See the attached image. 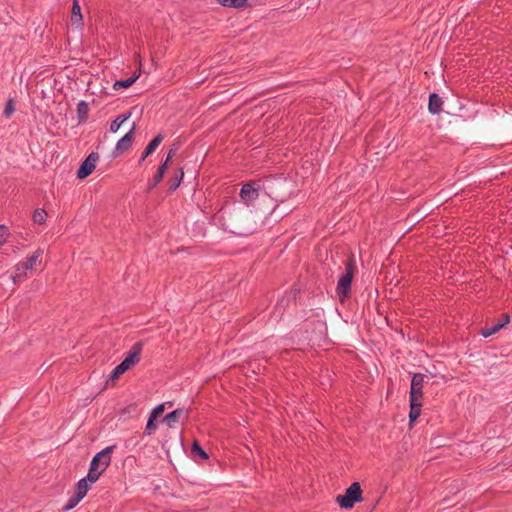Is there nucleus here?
<instances>
[{"mask_svg": "<svg viewBox=\"0 0 512 512\" xmlns=\"http://www.w3.org/2000/svg\"><path fill=\"white\" fill-rule=\"evenodd\" d=\"M354 272L355 262L354 259L351 257L346 261L345 272L340 276L336 287L337 294L342 302L344 301L345 298L349 297L350 295Z\"/></svg>", "mask_w": 512, "mask_h": 512, "instance_id": "f257e3e1", "label": "nucleus"}, {"mask_svg": "<svg viewBox=\"0 0 512 512\" xmlns=\"http://www.w3.org/2000/svg\"><path fill=\"white\" fill-rule=\"evenodd\" d=\"M362 489L359 482H353L342 495L336 497V502L343 509H351L355 503L361 502Z\"/></svg>", "mask_w": 512, "mask_h": 512, "instance_id": "f03ea898", "label": "nucleus"}, {"mask_svg": "<svg viewBox=\"0 0 512 512\" xmlns=\"http://www.w3.org/2000/svg\"><path fill=\"white\" fill-rule=\"evenodd\" d=\"M261 180H254L245 183L240 190L241 199L247 204H251L259 197V191L261 189Z\"/></svg>", "mask_w": 512, "mask_h": 512, "instance_id": "7ed1b4c3", "label": "nucleus"}, {"mask_svg": "<svg viewBox=\"0 0 512 512\" xmlns=\"http://www.w3.org/2000/svg\"><path fill=\"white\" fill-rule=\"evenodd\" d=\"M426 376L422 373H415L411 380L409 400L422 401L423 387Z\"/></svg>", "mask_w": 512, "mask_h": 512, "instance_id": "20e7f679", "label": "nucleus"}, {"mask_svg": "<svg viewBox=\"0 0 512 512\" xmlns=\"http://www.w3.org/2000/svg\"><path fill=\"white\" fill-rule=\"evenodd\" d=\"M99 160V155L96 152L90 153L86 159L81 163L78 171L77 178L85 179L88 177L95 169L96 163Z\"/></svg>", "mask_w": 512, "mask_h": 512, "instance_id": "39448f33", "label": "nucleus"}, {"mask_svg": "<svg viewBox=\"0 0 512 512\" xmlns=\"http://www.w3.org/2000/svg\"><path fill=\"white\" fill-rule=\"evenodd\" d=\"M115 447V445H111L98 452L91 460V462H95L94 466L105 471L111 463V453Z\"/></svg>", "mask_w": 512, "mask_h": 512, "instance_id": "423d86ee", "label": "nucleus"}, {"mask_svg": "<svg viewBox=\"0 0 512 512\" xmlns=\"http://www.w3.org/2000/svg\"><path fill=\"white\" fill-rule=\"evenodd\" d=\"M43 251L41 249H37L31 256L26 258L25 261L20 262L16 265V275L18 277L24 275L27 270H32L36 264L39 262Z\"/></svg>", "mask_w": 512, "mask_h": 512, "instance_id": "0eeeda50", "label": "nucleus"}, {"mask_svg": "<svg viewBox=\"0 0 512 512\" xmlns=\"http://www.w3.org/2000/svg\"><path fill=\"white\" fill-rule=\"evenodd\" d=\"M143 350V342L139 341L133 344L131 349L127 352L126 357L122 363L130 369L134 365L140 362L141 352Z\"/></svg>", "mask_w": 512, "mask_h": 512, "instance_id": "6e6552de", "label": "nucleus"}, {"mask_svg": "<svg viewBox=\"0 0 512 512\" xmlns=\"http://www.w3.org/2000/svg\"><path fill=\"white\" fill-rule=\"evenodd\" d=\"M135 130H136V124L134 123L132 128L130 129L129 132H127L117 143H116V146H115V149H114V152L113 154L115 156H118L122 153H124L125 151L129 150L130 147L132 146V142H133V139H134V133H135Z\"/></svg>", "mask_w": 512, "mask_h": 512, "instance_id": "1a4fd4ad", "label": "nucleus"}, {"mask_svg": "<svg viewBox=\"0 0 512 512\" xmlns=\"http://www.w3.org/2000/svg\"><path fill=\"white\" fill-rule=\"evenodd\" d=\"M182 420V422L188 420V413L182 408L175 409L174 411L168 413L163 421L169 426L173 427L176 422Z\"/></svg>", "mask_w": 512, "mask_h": 512, "instance_id": "9d476101", "label": "nucleus"}, {"mask_svg": "<svg viewBox=\"0 0 512 512\" xmlns=\"http://www.w3.org/2000/svg\"><path fill=\"white\" fill-rule=\"evenodd\" d=\"M163 139L164 136L161 133H159L149 142V144L146 146L145 150L143 151L139 159V164H142L144 160L157 149V147L161 144Z\"/></svg>", "mask_w": 512, "mask_h": 512, "instance_id": "9b49d317", "label": "nucleus"}, {"mask_svg": "<svg viewBox=\"0 0 512 512\" xmlns=\"http://www.w3.org/2000/svg\"><path fill=\"white\" fill-rule=\"evenodd\" d=\"M184 177V172L182 168H177L173 171L172 176L168 180V191L170 193L174 192L181 184Z\"/></svg>", "mask_w": 512, "mask_h": 512, "instance_id": "f8f14e48", "label": "nucleus"}, {"mask_svg": "<svg viewBox=\"0 0 512 512\" xmlns=\"http://www.w3.org/2000/svg\"><path fill=\"white\" fill-rule=\"evenodd\" d=\"M443 100L437 93L429 96L428 110L431 114H439L442 111Z\"/></svg>", "mask_w": 512, "mask_h": 512, "instance_id": "ddd939ff", "label": "nucleus"}, {"mask_svg": "<svg viewBox=\"0 0 512 512\" xmlns=\"http://www.w3.org/2000/svg\"><path fill=\"white\" fill-rule=\"evenodd\" d=\"M89 115V105L86 101H80L77 104V118L78 124H83L87 121Z\"/></svg>", "mask_w": 512, "mask_h": 512, "instance_id": "4468645a", "label": "nucleus"}, {"mask_svg": "<svg viewBox=\"0 0 512 512\" xmlns=\"http://www.w3.org/2000/svg\"><path fill=\"white\" fill-rule=\"evenodd\" d=\"M83 17L81 14V7L78 0H73L72 11H71V22L74 25H81Z\"/></svg>", "mask_w": 512, "mask_h": 512, "instance_id": "2eb2a0df", "label": "nucleus"}, {"mask_svg": "<svg viewBox=\"0 0 512 512\" xmlns=\"http://www.w3.org/2000/svg\"><path fill=\"white\" fill-rule=\"evenodd\" d=\"M410 402V412H409V422L412 424L421 414L422 401H412Z\"/></svg>", "mask_w": 512, "mask_h": 512, "instance_id": "dca6fc26", "label": "nucleus"}, {"mask_svg": "<svg viewBox=\"0 0 512 512\" xmlns=\"http://www.w3.org/2000/svg\"><path fill=\"white\" fill-rule=\"evenodd\" d=\"M130 116L131 112L118 115L116 119L111 122L110 131L112 133H116L120 129L121 125L130 118Z\"/></svg>", "mask_w": 512, "mask_h": 512, "instance_id": "f3484780", "label": "nucleus"}, {"mask_svg": "<svg viewBox=\"0 0 512 512\" xmlns=\"http://www.w3.org/2000/svg\"><path fill=\"white\" fill-rule=\"evenodd\" d=\"M191 454L194 459L200 458L202 460H206L209 458L208 454L201 447L198 441H194L191 447Z\"/></svg>", "mask_w": 512, "mask_h": 512, "instance_id": "a211bd4d", "label": "nucleus"}, {"mask_svg": "<svg viewBox=\"0 0 512 512\" xmlns=\"http://www.w3.org/2000/svg\"><path fill=\"white\" fill-rule=\"evenodd\" d=\"M89 483L90 482L86 477L80 479L76 484V490L74 493H76L78 496H80L83 499L89 490Z\"/></svg>", "mask_w": 512, "mask_h": 512, "instance_id": "6ab92c4d", "label": "nucleus"}, {"mask_svg": "<svg viewBox=\"0 0 512 512\" xmlns=\"http://www.w3.org/2000/svg\"><path fill=\"white\" fill-rule=\"evenodd\" d=\"M505 326V323H496V324H493L491 326H486L484 328L481 329V332L480 334L485 337V338H488L494 334H496L500 329H502L503 327Z\"/></svg>", "mask_w": 512, "mask_h": 512, "instance_id": "aec40b11", "label": "nucleus"}, {"mask_svg": "<svg viewBox=\"0 0 512 512\" xmlns=\"http://www.w3.org/2000/svg\"><path fill=\"white\" fill-rule=\"evenodd\" d=\"M95 465V462H91L90 463V467H89V470H88V474L86 476V478L89 480L90 483H95L99 477L102 475V473L104 471H101V468H97L94 466Z\"/></svg>", "mask_w": 512, "mask_h": 512, "instance_id": "412c9836", "label": "nucleus"}, {"mask_svg": "<svg viewBox=\"0 0 512 512\" xmlns=\"http://www.w3.org/2000/svg\"><path fill=\"white\" fill-rule=\"evenodd\" d=\"M47 213L44 209L38 208L35 209L32 215V220L36 224H44L46 221Z\"/></svg>", "mask_w": 512, "mask_h": 512, "instance_id": "4be33fe9", "label": "nucleus"}, {"mask_svg": "<svg viewBox=\"0 0 512 512\" xmlns=\"http://www.w3.org/2000/svg\"><path fill=\"white\" fill-rule=\"evenodd\" d=\"M221 5L233 8H243L247 5V0H217Z\"/></svg>", "mask_w": 512, "mask_h": 512, "instance_id": "5701e85b", "label": "nucleus"}, {"mask_svg": "<svg viewBox=\"0 0 512 512\" xmlns=\"http://www.w3.org/2000/svg\"><path fill=\"white\" fill-rule=\"evenodd\" d=\"M138 76H132V77H129L125 80H119V81H116L113 85V88L115 90H118L120 88H128L130 86H132L135 81L137 80Z\"/></svg>", "mask_w": 512, "mask_h": 512, "instance_id": "b1692460", "label": "nucleus"}, {"mask_svg": "<svg viewBox=\"0 0 512 512\" xmlns=\"http://www.w3.org/2000/svg\"><path fill=\"white\" fill-rule=\"evenodd\" d=\"M129 370L122 362L118 364L111 372L109 379L114 381L118 379L122 374Z\"/></svg>", "mask_w": 512, "mask_h": 512, "instance_id": "393cba45", "label": "nucleus"}, {"mask_svg": "<svg viewBox=\"0 0 512 512\" xmlns=\"http://www.w3.org/2000/svg\"><path fill=\"white\" fill-rule=\"evenodd\" d=\"M81 500H82V498L80 496H78L76 493H74L69 498L67 504L63 507V510L68 511V510L73 509Z\"/></svg>", "mask_w": 512, "mask_h": 512, "instance_id": "a878e982", "label": "nucleus"}, {"mask_svg": "<svg viewBox=\"0 0 512 512\" xmlns=\"http://www.w3.org/2000/svg\"><path fill=\"white\" fill-rule=\"evenodd\" d=\"M166 404H169V406H172V403L171 402H168V403H162V404H159L158 406H156L150 413V417H152V419H157L159 416L162 415V413L164 412L165 410V405Z\"/></svg>", "mask_w": 512, "mask_h": 512, "instance_id": "bb28decb", "label": "nucleus"}, {"mask_svg": "<svg viewBox=\"0 0 512 512\" xmlns=\"http://www.w3.org/2000/svg\"><path fill=\"white\" fill-rule=\"evenodd\" d=\"M155 420L156 419H152V417L149 416L147 424H146V427H145V430H144V434L145 435L150 436V435H152L154 433V431L157 428Z\"/></svg>", "mask_w": 512, "mask_h": 512, "instance_id": "cd10ccee", "label": "nucleus"}, {"mask_svg": "<svg viewBox=\"0 0 512 512\" xmlns=\"http://www.w3.org/2000/svg\"><path fill=\"white\" fill-rule=\"evenodd\" d=\"M15 108H14V103H13V100H8L6 105H5V108H4V111H3V115L6 117V118H9L12 113L14 112Z\"/></svg>", "mask_w": 512, "mask_h": 512, "instance_id": "c85d7f7f", "label": "nucleus"}, {"mask_svg": "<svg viewBox=\"0 0 512 512\" xmlns=\"http://www.w3.org/2000/svg\"><path fill=\"white\" fill-rule=\"evenodd\" d=\"M7 235H8L7 228L5 226L0 225V245L5 243Z\"/></svg>", "mask_w": 512, "mask_h": 512, "instance_id": "c756f323", "label": "nucleus"}, {"mask_svg": "<svg viewBox=\"0 0 512 512\" xmlns=\"http://www.w3.org/2000/svg\"><path fill=\"white\" fill-rule=\"evenodd\" d=\"M170 162L164 160V162L158 167L157 172L164 176Z\"/></svg>", "mask_w": 512, "mask_h": 512, "instance_id": "7c9ffc66", "label": "nucleus"}, {"mask_svg": "<svg viewBox=\"0 0 512 512\" xmlns=\"http://www.w3.org/2000/svg\"><path fill=\"white\" fill-rule=\"evenodd\" d=\"M170 162L164 160V162L158 167L157 172L164 176Z\"/></svg>", "mask_w": 512, "mask_h": 512, "instance_id": "2f4dec72", "label": "nucleus"}, {"mask_svg": "<svg viewBox=\"0 0 512 512\" xmlns=\"http://www.w3.org/2000/svg\"><path fill=\"white\" fill-rule=\"evenodd\" d=\"M163 175H161L160 173L156 172V174L153 176V179H154V185H158L162 180H163Z\"/></svg>", "mask_w": 512, "mask_h": 512, "instance_id": "473e14b6", "label": "nucleus"}, {"mask_svg": "<svg viewBox=\"0 0 512 512\" xmlns=\"http://www.w3.org/2000/svg\"><path fill=\"white\" fill-rule=\"evenodd\" d=\"M175 153L176 151L174 149H170L165 160H168V162H170Z\"/></svg>", "mask_w": 512, "mask_h": 512, "instance_id": "72a5a7b5", "label": "nucleus"}, {"mask_svg": "<svg viewBox=\"0 0 512 512\" xmlns=\"http://www.w3.org/2000/svg\"><path fill=\"white\" fill-rule=\"evenodd\" d=\"M503 322L502 323H505V325H507L510 321V316L508 314H503Z\"/></svg>", "mask_w": 512, "mask_h": 512, "instance_id": "f704fd0d", "label": "nucleus"}, {"mask_svg": "<svg viewBox=\"0 0 512 512\" xmlns=\"http://www.w3.org/2000/svg\"><path fill=\"white\" fill-rule=\"evenodd\" d=\"M156 186L157 185H154V179L152 178V180L149 182V185H148V191H151Z\"/></svg>", "mask_w": 512, "mask_h": 512, "instance_id": "c9c22d12", "label": "nucleus"}]
</instances>
